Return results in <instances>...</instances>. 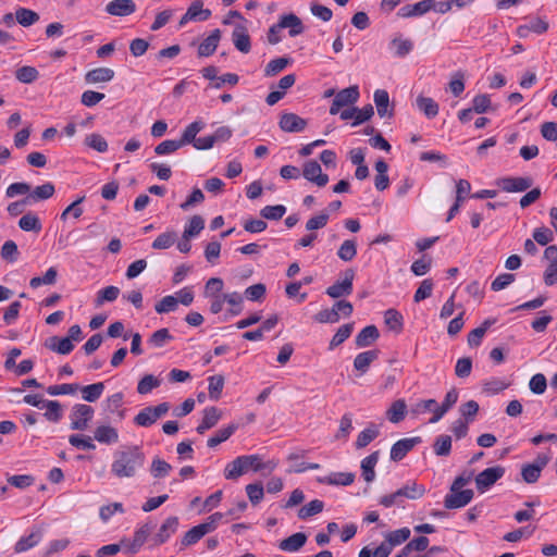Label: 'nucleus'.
Wrapping results in <instances>:
<instances>
[{
	"label": "nucleus",
	"instance_id": "obj_9",
	"mask_svg": "<svg viewBox=\"0 0 557 557\" xmlns=\"http://www.w3.org/2000/svg\"><path fill=\"white\" fill-rule=\"evenodd\" d=\"M474 493L472 490H457L450 492L444 498V506L447 509H458L467 506L473 498Z\"/></svg>",
	"mask_w": 557,
	"mask_h": 557
},
{
	"label": "nucleus",
	"instance_id": "obj_17",
	"mask_svg": "<svg viewBox=\"0 0 557 557\" xmlns=\"http://www.w3.org/2000/svg\"><path fill=\"white\" fill-rule=\"evenodd\" d=\"M458 400V392L456 388H451L445 395L444 401L442 405H438L434 409V416L430 419V423L438 422L444 414L457 403Z\"/></svg>",
	"mask_w": 557,
	"mask_h": 557
},
{
	"label": "nucleus",
	"instance_id": "obj_62",
	"mask_svg": "<svg viewBox=\"0 0 557 557\" xmlns=\"http://www.w3.org/2000/svg\"><path fill=\"white\" fill-rule=\"evenodd\" d=\"M178 305V300L176 297L172 295H168L163 297L159 302L156 304L154 310L162 314L175 311Z\"/></svg>",
	"mask_w": 557,
	"mask_h": 557
},
{
	"label": "nucleus",
	"instance_id": "obj_25",
	"mask_svg": "<svg viewBox=\"0 0 557 557\" xmlns=\"http://www.w3.org/2000/svg\"><path fill=\"white\" fill-rule=\"evenodd\" d=\"M45 346L60 355H69L74 349L73 343L67 337L51 336L46 341Z\"/></svg>",
	"mask_w": 557,
	"mask_h": 557
},
{
	"label": "nucleus",
	"instance_id": "obj_26",
	"mask_svg": "<svg viewBox=\"0 0 557 557\" xmlns=\"http://www.w3.org/2000/svg\"><path fill=\"white\" fill-rule=\"evenodd\" d=\"M379 357V350H367L358 354L354 360V368L360 372V374H364L371 363L375 361Z\"/></svg>",
	"mask_w": 557,
	"mask_h": 557
},
{
	"label": "nucleus",
	"instance_id": "obj_1",
	"mask_svg": "<svg viewBox=\"0 0 557 557\" xmlns=\"http://www.w3.org/2000/svg\"><path fill=\"white\" fill-rule=\"evenodd\" d=\"M146 454L139 445H128L113 454L111 473L115 478L132 479L145 467Z\"/></svg>",
	"mask_w": 557,
	"mask_h": 557
},
{
	"label": "nucleus",
	"instance_id": "obj_12",
	"mask_svg": "<svg viewBox=\"0 0 557 557\" xmlns=\"http://www.w3.org/2000/svg\"><path fill=\"white\" fill-rule=\"evenodd\" d=\"M421 443V437L401 438L393 444L391 448V459L393 461H400L405 456L413 449V447Z\"/></svg>",
	"mask_w": 557,
	"mask_h": 557
},
{
	"label": "nucleus",
	"instance_id": "obj_14",
	"mask_svg": "<svg viewBox=\"0 0 557 557\" xmlns=\"http://www.w3.org/2000/svg\"><path fill=\"white\" fill-rule=\"evenodd\" d=\"M232 41L235 48L243 53H248L251 49L250 36L244 25L238 24L234 27Z\"/></svg>",
	"mask_w": 557,
	"mask_h": 557
},
{
	"label": "nucleus",
	"instance_id": "obj_47",
	"mask_svg": "<svg viewBox=\"0 0 557 557\" xmlns=\"http://www.w3.org/2000/svg\"><path fill=\"white\" fill-rule=\"evenodd\" d=\"M323 508L324 503L322 500L313 499L298 510V518L301 520H306L314 515L320 513L323 510Z\"/></svg>",
	"mask_w": 557,
	"mask_h": 557
},
{
	"label": "nucleus",
	"instance_id": "obj_23",
	"mask_svg": "<svg viewBox=\"0 0 557 557\" xmlns=\"http://www.w3.org/2000/svg\"><path fill=\"white\" fill-rule=\"evenodd\" d=\"M221 412L216 407H208L203 410V417L196 431L203 434L207 430L213 428L220 420Z\"/></svg>",
	"mask_w": 557,
	"mask_h": 557
},
{
	"label": "nucleus",
	"instance_id": "obj_31",
	"mask_svg": "<svg viewBox=\"0 0 557 557\" xmlns=\"http://www.w3.org/2000/svg\"><path fill=\"white\" fill-rule=\"evenodd\" d=\"M373 100L376 106L377 114L380 117L392 116L393 111H388L389 96L384 89H376L373 95Z\"/></svg>",
	"mask_w": 557,
	"mask_h": 557
},
{
	"label": "nucleus",
	"instance_id": "obj_38",
	"mask_svg": "<svg viewBox=\"0 0 557 557\" xmlns=\"http://www.w3.org/2000/svg\"><path fill=\"white\" fill-rule=\"evenodd\" d=\"M418 109L424 113L428 119H433L438 114V104L430 97L419 96L416 100Z\"/></svg>",
	"mask_w": 557,
	"mask_h": 557
},
{
	"label": "nucleus",
	"instance_id": "obj_36",
	"mask_svg": "<svg viewBox=\"0 0 557 557\" xmlns=\"http://www.w3.org/2000/svg\"><path fill=\"white\" fill-rule=\"evenodd\" d=\"M18 226L24 232L34 233H39L42 228L40 219L34 212H27L24 214L18 221Z\"/></svg>",
	"mask_w": 557,
	"mask_h": 557
},
{
	"label": "nucleus",
	"instance_id": "obj_22",
	"mask_svg": "<svg viewBox=\"0 0 557 557\" xmlns=\"http://www.w3.org/2000/svg\"><path fill=\"white\" fill-rule=\"evenodd\" d=\"M355 481V474L351 472H334L326 476H319L318 482L327 485L348 486Z\"/></svg>",
	"mask_w": 557,
	"mask_h": 557
},
{
	"label": "nucleus",
	"instance_id": "obj_5",
	"mask_svg": "<svg viewBox=\"0 0 557 557\" xmlns=\"http://www.w3.org/2000/svg\"><path fill=\"white\" fill-rule=\"evenodd\" d=\"M354 278L355 271L352 269H346L344 271V280L337 281L333 285L329 286L325 290L326 295L334 299H339L341 297L349 296L352 293Z\"/></svg>",
	"mask_w": 557,
	"mask_h": 557
},
{
	"label": "nucleus",
	"instance_id": "obj_60",
	"mask_svg": "<svg viewBox=\"0 0 557 557\" xmlns=\"http://www.w3.org/2000/svg\"><path fill=\"white\" fill-rule=\"evenodd\" d=\"M433 447L437 456H448L451 451V437L444 434L437 436Z\"/></svg>",
	"mask_w": 557,
	"mask_h": 557
},
{
	"label": "nucleus",
	"instance_id": "obj_20",
	"mask_svg": "<svg viewBox=\"0 0 557 557\" xmlns=\"http://www.w3.org/2000/svg\"><path fill=\"white\" fill-rule=\"evenodd\" d=\"M178 528V518L169 517L160 527L158 533L154 535L153 541L156 545L165 543L170 536L176 532Z\"/></svg>",
	"mask_w": 557,
	"mask_h": 557
},
{
	"label": "nucleus",
	"instance_id": "obj_18",
	"mask_svg": "<svg viewBox=\"0 0 557 557\" xmlns=\"http://www.w3.org/2000/svg\"><path fill=\"white\" fill-rule=\"evenodd\" d=\"M220 39L221 30L218 28L212 30L211 34L200 42L198 47V55L200 58L212 55L218 48Z\"/></svg>",
	"mask_w": 557,
	"mask_h": 557
},
{
	"label": "nucleus",
	"instance_id": "obj_57",
	"mask_svg": "<svg viewBox=\"0 0 557 557\" xmlns=\"http://www.w3.org/2000/svg\"><path fill=\"white\" fill-rule=\"evenodd\" d=\"M15 17L18 24L28 27L39 20V15L29 9L20 8L15 12Z\"/></svg>",
	"mask_w": 557,
	"mask_h": 557
},
{
	"label": "nucleus",
	"instance_id": "obj_61",
	"mask_svg": "<svg viewBox=\"0 0 557 557\" xmlns=\"http://www.w3.org/2000/svg\"><path fill=\"white\" fill-rule=\"evenodd\" d=\"M290 63L289 58H276L271 60L265 69H264V75L265 76H274L281 71H283L288 64Z\"/></svg>",
	"mask_w": 557,
	"mask_h": 557
},
{
	"label": "nucleus",
	"instance_id": "obj_45",
	"mask_svg": "<svg viewBox=\"0 0 557 557\" xmlns=\"http://www.w3.org/2000/svg\"><path fill=\"white\" fill-rule=\"evenodd\" d=\"M172 470V466L165 460L154 457L151 461L150 473L154 479L165 478L170 471Z\"/></svg>",
	"mask_w": 557,
	"mask_h": 557
},
{
	"label": "nucleus",
	"instance_id": "obj_52",
	"mask_svg": "<svg viewBox=\"0 0 557 557\" xmlns=\"http://www.w3.org/2000/svg\"><path fill=\"white\" fill-rule=\"evenodd\" d=\"M356 255L357 243L355 239L345 240L337 250L338 258L345 262L351 261Z\"/></svg>",
	"mask_w": 557,
	"mask_h": 557
},
{
	"label": "nucleus",
	"instance_id": "obj_55",
	"mask_svg": "<svg viewBox=\"0 0 557 557\" xmlns=\"http://www.w3.org/2000/svg\"><path fill=\"white\" fill-rule=\"evenodd\" d=\"M354 330V323H347L342 325L337 332L334 334L330 342L329 349H334L335 347L343 344L352 333Z\"/></svg>",
	"mask_w": 557,
	"mask_h": 557
},
{
	"label": "nucleus",
	"instance_id": "obj_48",
	"mask_svg": "<svg viewBox=\"0 0 557 557\" xmlns=\"http://www.w3.org/2000/svg\"><path fill=\"white\" fill-rule=\"evenodd\" d=\"M104 391V384L102 382L94 383L82 387L83 399L88 403L98 400Z\"/></svg>",
	"mask_w": 557,
	"mask_h": 557
},
{
	"label": "nucleus",
	"instance_id": "obj_59",
	"mask_svg": "<svg viewBox=\"0 0 557 557\" xmlns=\"http://www.w3.org/2000/svg\"><path fill=\"white\" fill-rule=\"evenodd\" d=\"M173 336L170 334L169 330L163 327L151 334L148 339V344L156 348H161L165 345L166 342L172 341Z\"/></svg>",
	"mask_w": 557,
	"mask_h": 557
},
{
	"label": "nucleus",
	"instance_id": "obj_13",
	"mask_svg": "<svg viewBox=\"0 0 557 557\" xmlns=\"http://www.w3.org/2000/svg\"><path fill=\"white\" fill-rule=\"evenodd\" d=\"M136 11L133 0H112L106 5V12L113 16H127Z\"/></svg>",
	"mask_w": 557,
	"mask_h": 557
},
{
	"label": "nucleus",
	"instance_id": "obj_35",
	"mask_svg": "<svg viewBox=\"0 0 557 557\" xmlns=\"http://www.w3.org/2000/svg\"><path fill=\"white\" fill-rule=\"evenodd\" d=\"M494 323H495V320L486 319L479 327L472 330L468 334V339H467L468 345L470 347L480 346L485 333Z\"/></svg>",
	"mask_w": 557,
	"mask_h": 557
},
{
	"label": "nucleus",
	"instance_id": "obj_53",
	"mask_svg": "<svg viewBox=\"0 0 557 557\" xmlns=\"http://www.w3.org/2000/svg\"><path fill=\"white\" fill-rule=\"evenodd\" d=\"M15 77L23 84H32L39 77V72L34 66L24 65L16 70Z\"/></svg>",
	"mask_w": 557,
	"mask_h": 557
},
{
	"label": "nucleus",
	"instance_id": "obj_4",
	"mask_svg": "<svg viewBox=\"0 0 557 557\" xmlns=\"http://www.w3.org/2000/svg\"><path fill=\"white\" fill-rule=\"evenodd\" d=\"M505 474V468L495 466L481 471L475 475L474 482L480 493H485Z\"/></svg>",
	"mask_w": 557,
	"mask_h": 557
},
{
	"label": "nucleus",
	"instance_id": "obj_8",
	"mask_svg": "<svg viewBox=\"0 0 557 557\" xmlns=\"http://www.w3.org/2000/svg\"><path fill=\"white\" fill-rule=\"evenodd\" d=\"M302 175L319 187H324L329 183V175L322 173L321 165L315 160H309L304 164Z\"/></svg>",
	"mask_w": 557,
	"mask_h": 557
},
{
	"label": "nucleus",
	"instance_id": "obj_64",
	"mask_svg": "<svg viewBox=\"0 0 557 557\" xmlns=\"http://www.w3.org/2000/svg\"><path fill=\"white\" fill-rule=\"evenodd\" d=\"M182 147H183V145L181 144V141L178 139H168V140L160 143L158 146H156L154 152L158 156H165V154H171V153L175 152L176 150L181 149Z\"/></svg>",
	"mask_w": 557,
	"mask_h": 557
},
{
	"label": "nucleus",
	"instance_id": "obj_2",
	"mask_svg": "<svg viewBox=\"0 0 557 557\" xmlns=\"http://www.w3.org/2000/svg\"><path fill=\"white\" fill-rule=\"evenodd\" d=\"M424 485L418 484L416 481L409 482L394 493L384 495L380 498V505L389 508L394 505L403 506L404 498L419 499L425 494Z\"/></svg>",
	"mask_w": 557,
	"mask_h": 557
},
{
	"label": "nucleus",
	"instance_id": "obj_7",
	"mask_svg": "<svg viewBox=\"0 0 557 557\" xmlns=\"http://www.w3.org/2000/svg\"><path fill=\"white\" fill-rule=\"evenodd\" d=\"M496 185L506 193H522L529 189L533 185L531 177H502L498 178Z\"/></svg>",
	"mask_w": 557,
	"mask_h": 557
},
{
	"label": "nucleus",
	"instance_id": "obj_58",
	"mask_svg": "<svg viewBox=\"0 0 557 557\" xmlns=\"http://www.w3.org/2000/svg\"><path fill=\"white\" fill-rule=\"evenodd\" d=\"M20 255L17 245L13 240H7L1 247L0 256L3 260L13 263Z\"/></svg>",
	"mask_w": 557,
	"mask_h": 557
},
{
	"label": "nucleus",
	"instance_id": "obj_44",
	"mask_svg": "<svg viewBox=\"0 0 557 557\" xmlns=\"http://www.w3.org/2000/svg\"><path fill=\"white\" fill-rule=\"evenodd\" d=\"M187 12L191 16L193 21H207L211 16V11L209 9H203V3L201 0H196L191 2L188 7Z\"/></svg>",
	"mask_w": 557,
	"mask_h": 557
},
{
	"label": "nucleus",
	"instance_id": "obj_34",
	"mask_svg": "<svg viewBox=\"0 0 557 557\" xmlns=\"http://www.w3.org/2000/svg\"><path fill=\"white\" fill-rule=\"evenodd\" d=\"M411 531L409 528L404 527L401 529L387 532L385 537V543L393 549L394 547L405 543L410 537Z\"/></svg>",
	"mask_w": 557,
	"mask_h": 557
},
{
	"label": "nucleus",
	"instance_id": "obj_49",
	"mask_svg": "<svg viewBox=\"0 0 557 557\" xmlns=\"http://www.w3.org/2000/svg\"><path fill=\"white\" fill-rule=\"evenodd\" d=\"M209 386V397L212 400H218L221 397L223 387H224V376L221 374L212 375L208 379Z\"/></svg>",
	"mask_w": 557,
	"mask_h": 557
},
{
	"label": "nucleus",
	"instance_id": "obj_37",
	"mask_svg": "<svg viewBox=\"0 0 557 557\" xmlns=\"http://www.w3.org/2000/svg\"><path fill=\"white\" fill-rule=\"evenodd\" d=\"M205 127V123L202 121H195L187 125L182 133L181 138L178 139L181 144L184 146L188 144H195L197 140V134Z\"/></svg>",
	"mask_w": 557,
	"mask_h": 557
},
{
	"label": "nucleus",
	"instance_id": "obj_29",
	"mask_svg": "<svg viewBox=\"0 0 557 557\" xmlns=\"http://www.w3.org/2000/svg\"><path fill=\"white\" fill-rule=\"evenodd\" d=\"M54 185L48 182L40 186L35 187L26 197L32 205L33 202L47 200L51 198L54 195Z\"/></svg>",
	"mask_w": 557,
	"mask_h": 557
},
{
	"label": "nucleus",
	"instance_id": "obj_3",
	"mask_svg": "<svg viewBox=\"0 0 557 557\" xmlns=\"http://www.w3.org/2000/svg\"><path fill=\"white\" fill-rule=\"evenodd\" d=\"M170 408L171 406L169 403H161L157 406L145 407L134 417V423L138 426L149 428L160 418L165 416Z\"/></svg>",
	"mask_w": 557,
	"mask_h": 557
},
{
	"label": "nucleus",
	"instance_id": "obj_46",
	"mask_svg": "<svg viewBox=\"0 0 557 557\" xmlns=\"http://www.w3.org/2000/svg\"><path fill=\"white\" fill-rule=\"evenodd\" d=\"M380 434L376 425L371 424L369 428L361 431L356 441L357 448H363L374 441Z\"/></svg>",
	"mask_w": 557,
	"mask_h": 557
},
{
	"label": "nucleus",
	"instance_id": "obj_15",
	"mask_svg": "<svg viewBox=\"0 0 557 557\" xmlns=\"http://www.w3.org/2000/svg\"><path fill=\"white\" fill-rule=\"evenodd\" d=\"M278 26L288 28V35L290 37H296L305 32L302 21L294 13L281 15L278 20Z\"/></svg>",
	"mask_w": 557,
	"mask_h": 557
},
{
	"label": "nucleus",
	"instance_id": "obj_33",
	"mask_svg": "<svg viewBox=\"0 0 557 557\" xmlns=\"http://www.w3.org/2000/svg\"><path fill=\"white\" fill-rule=\"evenodd\" d=\"M94 437L102 444H113L119 440L116 429L110 425H100L95 430Z\"/></svg>",
	"mask_w": 557,
	"mask_h": 557
},
{
	"label": "nucleus",
	"instance_id": "obj_28",
	"mask_svg": "<svg viewBox=\"0 0 557 557\" xmlns=\"http://www.w3.org/2000/svg\"><path fill=\"white\" fill-rule=\"evenodd\" d=\"M380 336L379 330L375 325H368L363 327L356 336L355 343L357 347H368L374 343Z\"/></svg>",
	"mask_w": 557,
	"mask_h": 557
},
{
	"label": "nucleus",
	"instance_id": "obj_11",
	"mask_svg": "<svg viewBox=\"0 0 557 557\" xmlns=\"http://www.w3.org/2000/svg\"><path fill=\"white\" fill-rule=\"evenodd\" d=\"M240 459L246 472L249 470L255 472L268 470L269 472H272L277 466V462L273 460L264 462L260 455H243L240 456Z\"/></svg>",
	"mask_w": 557,
	"mask_h": 557
},
{
	"label": "nucleus",
	"instance_id": "obj_39",
	"mask_svg": "<svg viewBox=\"0 0 557 557\" xmlns=\"http://www.w3.org/2000/svg\"><path fill=\"white\" fill-rule=\"evenodd\" d=\"M208 533H210V532L208 531V528H206L203 523L195 525L184 534V536L182 539V545L183 546L194 545Z\"/></svg>",
	"mask_w": 557,
	"mask_h": 557
},
{
	"label": "nucleus",
	"instance_id": "obj_27",
	"mask_svg": "<svg viewBox=\"0 0 557 557\" xmlns=\"http://www.w3.org/2000/svg\"><path fill=\"white\" fill-rule=\"evenodd\" d=\"M114 74L112 69L97 67L86 73L85 81L88 84L107 83L113 79Z\"/></svg>",
	"mask_w": 557,
	"mask_h": 557
},
{
	"label": "nucleus",
	"instance_id": "obj_16",
	"mask_svg": "<svg viewBox=\"0 0 557 557\" xmlns=\"http://www.w3.org/2000/svg\"><path fill=\"white\" fill-rule=\"evenodd\" d=\"M431 3L429 0H421L413 4H406L398 10L397 15L403 18L421 16L431 11Z\"/></svg>",
	"mask_w": 557,
	"mask_h": 557
},
{
	"label": "nucleus",
	"instance_id": "obj_24",
	"mask_svg": "<svg viewBox=\"0 0 557 557\" xmlns=\"http://www.w3.org/2000/svg\"><path fill=\"white\" fill-rule=\"evenodd\" d=\"M380 451H373L361 461L362 478L367 483H371L375 479V466L379 461Z\"/></svg>",
	"mask_w": 557,
	"mask_h": 557
},
{
	"label": "nucleus",
	"instance_id": "obj_6",
	"mask_svg": "<svg viewBox=\"0 0 557 557\" xmlns=\"http://www.w3.org/2000/svg\"><path fill=\"white\" fill-rule=\"evenodd\" d=\"M92 416V407L84 404L75 405L71 413V429L77 431L86 430Z\"/></svg>",
	"mask_w": 557,
	"mask_h": 557
},
{
	"label": "nucleus",
	"instance_id": "obj_63",
	"mask_svg": "<svg viewBox=\"0 0 557 557\" xmlns=\"http://www.w3.org/2000/svg\"><path fill=\"white\" fill-rule=\"evenodd\" d=\"M176 240V233L175 232H165L160 234L152 243L153 249H168L170 248Z\"/></svg>",
	"mask_w": 557,
	"mask_h": 557
},
{
	"label": "nucleus",
	"instance_id": "obj_42",
	"mask_svg": "<svg viewBox=\"0 0 557 557\" xmlns=\"http://www.w3.org/2000/svg\"><path fill=\"white\" fill-rule=\"evenodd\" d=\"M237 428H238L237 424L232 423L225 428L220 429L215 433V435L211 436L208 440V442H207L208 447L213 448V447L218 446L219 444L225 442L233 435V433L237 430Z\"/></svg>",
	"mask_w": 557,
	"mask_h": 557
},
{
	"label": "nucleus",
	"instance_id": "obj_54",
	"mask_svg": "<svg viewBox=\"0 0 557 557\" xmlns=\"http://www.w3.org/2000/svg\"><path fill=\"white\" fill-rule=\"evenodd\" d=\"M205 227V220L200 215H194L188 225L185 226L183 238L189 239L190 237L197 236Z\"/></svg>",
	"mask_w": 557,
	"mask_h": 557
},
{
	"label": "nucleus",
	"instance_id": "obj_32",
	"mask_svg": "<svg viewBox=\"0 0 557 557\" xmlns=\"http://www.w3.org/2000/svg\"><path fill=\"white\" fill-rule=\"evenodd\" d=\"M407 413V405L405 399H397L392 403L391 407L386 411V418L392 423L401 422Z\"/></svg>",
	"mask_w": 557,
	"mask_h": 557
},
{
	"label": "nucleus",
	"instance_id": "obj_56",
	"mask_svg": "<svg viewBox=\"0 0 557 557\" xmlns=\"http://www.w3.org/2000/svg\"><path fill=\"white\" fill-rule=\"evenodd\" d=\"M161 384V381L156 377L154 375L152 374H146L141 377V380L138 382V385H137V392L140 394V395H147L149 394L152 389L159 387Z\"/></svg>",
	"mask_w": 557,
	"mask_h": 557
},
{
	"label": "nucleus",
	"instance_id": "obj_51",
	"mask_svg": "<svg viewBox=\"0 0 557 557\" xmlns=\"http://www.w3.org/2000/svg\"><path fill=\"white\" fill-rule=\"evenodd\" d=\"M244 473H246V471L244 469L240 456L228 462L224 469V476L227 480H237Z\"/></svg>",
	"mask_w": 557,
	"mask_h": 557
},
{
	"label": "nucleus",
	"instance_id": "obj_21",
	"mask_svg": "<svg viewBox=\"0 0 557 557\" xmlns=\"http://www.w3.org/2000/svg\"><path fill=\"white\" fill-rule=\"evenodd\" d=\"M307 542V535L302 532H297L290 536L282 540L278 544V548L287 553L298 552Z\"/></svg>",
	"mask_w": 557,
	"mask_h": 557
},
{
	"label": "nucleus",
	"instance_id": "obj_41",
	"mask_svg": "<svg viewBox=\"0 0 557 557\" xmlns=\"http://www.w3.org/2000/svg\"><path fill=\"white\" fill-rule=\"evenodd\" d=\"M40 539H41L40 531L33 532L27 536H23L16 542V544L14 546V552L17 554L26 552V550L33 548L34 546H36L39 543Z\"/></svg>",
	"mask_w": 557,
	"mask_h": 557
},
{
	"label": "nucleus",
	"instance_id": "obj_19",
	"mask_svg": "<svg viewBox=\"0 0 557 557\" xmlns=\"http://www.w3.org/2000/svg\"><path fill=\"white\" fill-rule=\"evenodd\" d=\"M388 48L393 51L394 57L404 58L412 51L413 41L397 35L389 41Z\"/></svg>",
	"mask_w": 557,
	"mask_h": 557
},
{
	"label": "nucleus",
	"instance_id": "obj_40",
	"mask_svg": "<svg viewBox=\"0 0 557 557\" xmlns=\"http://www.w3.org/2000/svg\"><path fill=\"white\" fill-rule=\"evenodd\" d=\"M384 322L387 327L396 333H400L404 326V318L396 309H388L384 313Z\"/></svg>",
	"mask_w": 557,
	"mask_h": 557
},
{
	"label": "nucleus",
	"instance_id": "obj_10",
	"mask_svg": "<svg viewBox=\"0 0 557 557\" xmlns=\"http://www.w3.org/2000/svg\"><path fill=\"white\" fill-rule=\"evenodd\" d=\"M308 122L295 113H283L280 117L278 126L286 133H300L305 131Z\"/></svg>",
	"mask_w": 557,
	"mask_h": 557
},
{
	"label": "nucleus",
	"instance_id": "obj_50",
	"mask_svg": "<svg viewBox=\"0 0 557 557\" xmlns=\"http://www.w3.org/2000/svg\"><path fill=\"white\" fill-rule=\"evenodd\" d=\"M58 271L54 267L49 268L42 276H35L29 281L32 288H38L41 285H53L57 281Z\"/></svg>",
	"mask_w": 557,
	"mask_h": 557
},
{
	"label": "nucleus",
	"instance_id": "obj_43",
	"mask_svg": "<svg viewBox=\"0 0 557 557\" xmlns=\"http://www.w3.org/2000/svg\"><path fill=\"white\" fill-rule=\"evenodd\" d=\"M120 295V288L116 286H107L97 293L95 299L96 307L102 306L106 301L112 302L117 299Z\"/></svg>",
	"mask_w": 557,
	"mask_h": 557
},
{
	"label": "nucleus",
	"instance_id": "obj_30",
	"mask_svg": "<svg viewBox=\"0 0 557 557\" xmlns=\"http://www.w3.org/2000/svg\"><path fill=\"white\" fill-rule=\"evenodd\" d=\"M360 97L359 88L357 85L349 86L347 88L342 89L335 95V100L342 106H351L355 104Z\"/></svg>",
	"mask_w": 557,
	"mask_h": 557
}]
</instances>
